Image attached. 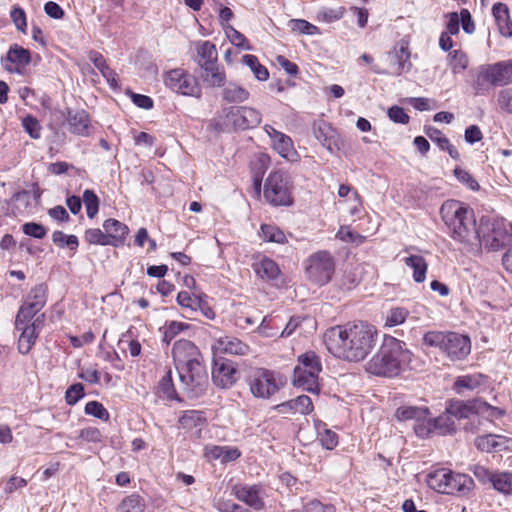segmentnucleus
<instances>
[{
    "label": "nucleus",
    "instance_id": "f257e3e1",
    "mask_svg": "<svg viewBox=\"0 0 512 512\" xmlns=\"http://www.w3.org/2000/svg\"><path fill=\"white\" fill-rule=\"evenodd\" d=\"M440 213L449 236L465 253L478 256L483 247L488 251H499L512 245V234L503 219L483 217L477 227L473 210L457 200L445 201Z\"/></svg>",
    "mask_w": 512,
    "mask_h": 512
},
{
    "label": "nucleus",
    "instance_id": "f03ea898",
    "mask_svg": "<svg viewBox=\"0 0 512 512\" xmlns=\"http://www.w3.org/2000/svg\"><path fill=\"white\" fill-rule=\"evenodd\" d=\"M377 331L366 323H348L331 328L325 334L328 350L336 357L359 362L366 358L376 344Z\"/></svg>",
    "mask_w": 512,
    "mask_h": 512
},
{
    "label": "nucleus",
    "instance_id": "7ed1b4c3",
    "mask_svg": "<svg viewBox=\"0 0 512 512\" xmlns=\"http://www.w3.org/2000/svg\"><path fill=\"white\" fill-rule=\"evenodd\" d=\"M413 353L404 341L384 335L376 354L366 363V371L372 375L392 378L405 371L412 361Z\"/></svg>",
    "mask_w": 512,
    "mask_h": 512
},
{
    "label": "nucleus",
    "instance_id": "20e7f679",
    "mask_svg": "<svg viewBox=\"0 0 512 512\" xmlns=\"http://www.w3.org/2000/svg\"><path fill=\"white\" fill-rule=\"evenodd\" d=\"M423 343L440 349L451 361L464 360L471 352L469 336L457 332L428 331L423 336Z\"/></svg>",
    "mask_w": 512,
    "mask_h": 512
},
{
    "label": "nucleus",
    "instance_id": "39448f33",
    "mask_svg": "<svg viewBox=\"0 0 512 512\" xmlns=\"http://www.w3.org/2000/svg\"><path fill=\"white\" fill-rule=\"evenodd\" d=\"M427 485L434 491L450 495H467L474 487L473 479L447 468H439L428 473Z\"/></svg>",
    "mask_w": 512,
    "mask_h": 512
},
{
    "label": "nucleus",
    "instance_id": "423d86ee",
    "mask_svg": "<svg viewBox=\"0 0 512 512\" xmlns=\"http://www.w3.org/2000/svg\"><path fill=\"white\" fill-rule=\"evenodd\" d=\"M322 371L321 358L314 351H307L298 357V364L294 368L292 383L312 394H319V374Z\"/></svg>",
    "mask_w": 512,
    "mask_h": 512
},
{
    "label": "nucleus",
    "instance_id": "0eeeda50",
    "mask_svg": "<svg viewBox=\"0 0 512 512\" xmlns=\"http://www.w3.org/2000/svg\"><path fill=\"white\" fill-rule=\"evenodd\" d=\"M512 83V60L499 61L479 68L474 89L477 95L487 91V85L506 86Z\"/></svg>",
    "mask_w": 512,
    "mask_h": 512
},
{
    "label": "nucleus",
    "instance_id": "6e6552de",
    "mask_svg": "<svg viewBox=\"0 0 512 512\" xmlns=\"http://www.w3.org/2000/svg\"><path fill=\"white\" fill-rule=\"evenodd\" d=\"M176 370L188 397L198 398L205 394L209 385V378L203 359L180 366Z\"/></svg>",
    "mask_w": 512,
    "mask_h": 512
},
{
    "label": "nucleus",
    "instance_id": "1a4fd4ad",
    "mask_svg": "<svg viewBox=\"0 0 512 512\" xmlns=\"http://www.w3.org/2000/svg\"><path fill=\"white\" fill-rule=\"evenodd\" d=\"M264 198L273 206H289L293 203L288 181L281 171L271 172L265 180Z\"/></svg>",
    "mask_w": 512,
    "mask_h": 512
},
{
    "label": "nucleus",
    "instance_id": "9d476101",
    "mask_svg": "<svg viewBox=\"0 0 512 512\" xmlns=\"http://www.w3.org/2000/svg\"><path fill=\"white\" fill-rule=\"evenodd\" d=\"M306 274L318 286L327 284L335 271L334 259L328 251H318L308 258Z\"/></svg>",
    "mask_w": 512,
    "mask_h": 512
},
{
    "label": "nucleus",
    "instance_id": "9b49d317",
    "mask_svg": "<svg viewBox=\"0 0 512 512\" xmlns=\"http://www.w3.org/2000/svg\"><path fill=\"white\" fill-rule=\"evenodd\" d=\"M163 81L165 86L175 93L197 98L201 96V88L196 78L182 68L165 72Z\"/></svg>",
    "mask_w": 512,
    "mask_h": 512
},
{
    "label": "nucleus",
    "instance_id": "f8f14e48",
    "mask_svg": "<svg viewBox=\"0 0 512 512\" xmlns=\"http://www.w3.org/2000/svg\"><path fill=\"white\" fill-rule=\"evenodd\" d=\"M249 386L255 397L264 399L269 398L279 389L275 373L263 368L257 369L251 374Z\"/></svg>",
    "mask_w": 512,
    "mask_h": 512
},
{
    "label": "nucleus",
    "instance_id": "ddd939ff",
    "mask_svg": "<svg viewBox=\"0 0 512 512\" xmlns=\"http://www.w3.org/2000/svg\"><path fill=\"white\" fill-rule=\"evenodd\" d=\"M239 376L240 373L235 362L223 357L214 359L212 381L217 387L228 389L237 382Z\"/></svg>",
    "mask_w": 512,
    "mask_h": 512
},
{
    "label": "nucleus",
    "instance_id": "4468645a",
    "mask_svg": "<svg viewBox=\"0 0 512 512\" xmlns=\"http://www.w3.org/2000/svg\"><path fill=\"white\" fill-rule=\"evenodd\" d=\"M226 117L232 122L235 129L247 130L258 126L262 117L258 110L247 106H231L225 108Z\"/></svg>",
    "mask_w": 512,
    "mask_h": 512
},
{
    "label": "nucleus",
    "instance_id": "2eb2a0df",
    "mask_svg": "<svg viewBox=\"0 0 512 512\" xmlns=\"http://www.w3.org/2000/svg\"><path fill=\"white\" fill-rule=\"evenodd\" d=\"M172 356L175 368L203 359L198 347L186 339H179L174 343Z\"/></svg>",
    "mask_w": 512,
    "mask_h": 512
},
{
    "label": "nucleus",
    "instance_id": "dca6fc26",
    "mask_svg": "<svg viewBox=\"0 0 512 512\" xmlns=\"http://www.w3.org/2000/svg\"><path fill=\"white\" fill-rule=\"evenodd\" d=\"M486 402L480 399L459 400L451 399L446 403V411L454 417V419H467L471 415L478 414L482 410V406Z\"/></svg>",
    "mask_w": 512,
    "mask_h": 512
},
{
    "label": "nucleus",
    "instance_id": "f3484780",
    "mask_svg": "<svg viewBox=\"0 0 512 512\" xmlns=\"http://www.w3.org/2000/svg\"><path fill=\"white\" fill-rule=\"evenodd\" d=\"M232 491L239 501L244 502L256 511L262 510L265 506L262 497L263 489L260 484L235 485Z\"/></svg>",
    "mask_w": 512,
    "mask_h": 512
},
{
    "label": "nucleus",
    "instance_id": "a211bd4d",
    "mask_svg": "<svg viewBox=\"0 0 512 512\" xmlns=\"http://www.w3.org/2000/svg\"><path fill=\"white\" fill-rule=\"evenodd\" d=\"M67 122L68 130L72 134H76L82 137H87L90 135L92 129L91 119L85 110L68 109Z\"/></svg>",
    "mask_w": 512,
    "mask_h": 512
},
{
    "label": "nucleus",
    "instance_id": "6ab92c4d",
    "mask_svg": "<svg viewBox=\"0 0 512 512\" xmlns=\"http://www.w3.org/2000/svg\"><path fill=\"white\" fill-rule=\"evenodd\" d=\"M389 59L392 75L399 76L408 73L412 68L407 44L401 43L398 48L396 47L389 53Z\"/></svg>",
    "mask_w": 512,
    "mask_h": 512
},
{
    "label": "nucleus",
    "instance_id": "aec40b11",
    "mask_svg": "<svg viewBox=\"0 0 512 512\" xmlns=\"http://www.w3.org/2000/svg\"><path fill=\"white\" fill-rule=\"evenodd\" d=\"M204 455L209 460H220L222 464L236 461L242 455L234 446L206 445Z\"/></svg>",
    "mask_w": 512,
    "mask_h": 512
},
{
    "label": "nucleus",
    "instance_id": "412c9836",
    "mask_svg": "<svg viewBox=\"0 0 512 512\" xmlns=\"http://www.w3.org/2000/svg\"><path fill=\"white\" fill-rule=\"evenodd\" d=\"M265 131L272 140L274 150L283 158H288L290 154L294 152L292 139L276 130L270 125L265 126Z\"/></svg>",
    "mask_w": 512,
    "mask_h": 512
},
{
    "label": "nucleus",
    "instance_id": "4be33fe9",
    "mask_svg": "<svg viewBox=\"0 0 512 512\" xmlns=\"http://www.w3.org/2000/svg\"><path fill=\"white\" fill-rule=\"evenodd\" d=\"M103 228L108 235L111 246L120 247L124 244L129 228L119 220L110 218L103 222Z\"/></svg>",
    "mask_w": 512,
    "mask_h": 512
},
{
    "label": "nucleus",
    "instance_id": "5701e85b",
    "mask_svg": "<svg viewBox=\"0 0 512 512\" xmlns=\"http://www.w3.org/2000/svg\"><path fill=\"white\" fill-rule=\"evenodd\" d=\"M492 15L498 27L499 33L506 38L512 37V20L509 7L501 2L492 6Z\"/></svg>",
    "mask_w": 512,
    "mask_h": 512
},
{
    "label": "nucleus",
    "instance_id": "b1692460",
    "mask_svg": "<svg viewBox=\"0 0 512 512\" xmlns=\"http://www.w3.org/2000/svg\"><path fill=\"white\" fill-rule=\"evenodd\" d=\"M180 426L185 429L192 431L196 429V434L200 437L202 428L207 423V418L205 413L200 410H185L182 415L179 417Z\"/></svg>",
    "mask_w": 512,
    "mask_h": 512
},
{
    "label": "nucleus",
    "instance_id": "393cba45",
    "mask_svg": "<svg viewBox=\"0 0 512 512\" xmlns=\"http://www.w3.org/2000/svg\"><path fill=\"white\" fill-rule=\"evenodd\" d=\"M89 59L94 64V66L100 71L101 75L106 79L110 88H119L117 73L107 65L106 59L100 52L91 51L89 53Z\"/></svg>",
    "mask_w": 512,
    "mask_h": 512
},
{
    "label": "nucleus",
    "instance_id": "a878e982",
    "mask_svg": "<svg viewBox=\"0 0 512 512\" xmlns=\"http://www.w3.org/2000/svg\"><path fill=\"white\" fill-rule=\"evenodd\" d=\"M314 136L331 153L338 150L336 131L331 125L321 122L314 126Z\"/></svg>",
    "mask_w": 512,
    "mask_h": 512
},
{
    "label": "nucleus",
    "instance_id": "bb28decb",
    "mask_svg": "<svg viewBox=\"0 0 512 512\" xmlns=\"http://www.w3.org/2000/svg\"><path fill=\"white\" fill-rule=\"evenodd\" d=\"M201 78L209 87H222L226 82V74L223 67L217 63L200 67Z\"/></svg>",
    "mask_w": 512,
    "mask_h": 512
},
{
    "label": "nucleus",
    "instance_id": "cd10ccee",
    "mask_svg": "<svg viewBox=\"0 0 512 512\" xmlns=\"http://www.w3.org/2000/svg\"><path fill=\"white\" fill-rule=\"evenodd\" d=\"M485 376L481 373L467 374L458 376L453 384V390L456 394H463L464 391H473L484 383Z\"/></svg>",
    "mask_w": 512,
    "mask_h": 512
},
{
    "label": "nucleus",
    "instance_id": "c85d7f7f",
    "mask_svg": "<svg viewBox=\"0 0 512 512\" xmlns=\"http://www.w3.org/2000/svg\"><path fill=\"white\" fill-rule=\"evenodd\" d=\"M222 99L227 103L239 104L249 99V91L237 84L236 82H229L224 84L222 92Z\"/></svg>",
    "mask_w": 512,
    "mask_h": 512
},
{
    "label": "nucleus",
    "instance_id": "c756f323",
    "mask_svg": "<svg viewBox=\"0 0 512 512\" xmlns=\"http://www.w3.org/2000/svg\"><path fill=\"white\" fill-rule=\"evenodd\" d=\"M279 411H291L300 414H309L313 411L312 400L307 395H300L294 399L283 402L278 405Z\"/></svg>",
    "mask_w": 512,
    "mask_h": 512
},
{
    "label": "nucleus",
    "instance_id": "7c9ffc66",
    "mask_svg": "<svg viewBox=\"0 0 512 512\" xmlns=\"http://www.w3.org/2000/svg\"><path fill=\"white\" fill-rule=\"evenodd\" d=\"M253 269L257 276H259L261 279L268 281L277 279V277L280 274L278 264L268 257H263L262 259L254 263Z\"/></svg>",
    "mask_w": 512,
    "mask_h": 512
},
{
    "label": "nucleus",
    "instance_id": "2f4dec72",
    "mask_svg": "<svg viewBox=\"0 0 512 512\" xmlns=\"http://www.w3.org/2000/svg\"><path fill=\"white\" fill-rule=\"evenodd\" d=\"M217 348L232 355H246L249 351V346L246 343L232 336L220 337L217 340Z\"/></svg>",
    "mask_w": 512,
    "mask_h": 512
},
{
    "label": "nucleus",
    "instance_id": "473e14b6",
    "mask_svg": "<svg viewBox=\"0 0 512 512\" xmlns=\"http://www.w3.org/2000/svg\"><path fill=\"white\" fill-rule=\"evenodd\" d=\"M157 394L159 395V397L164 398L168 401H182L175 389L171 369H167L165 374L160 379L157 386Z\"/></svg>",
    "mask_w": 512,
    "mask_h": 512
},
{
    "label": "nucleus",
    "instance_id": "72a5a7b5",
    "mask_svg": "<svg viewBox=\"0 0 512 512\" xmlns=\"http://www.w3.org/2000/svg\"><path fill=\"white\" fill-rule=\"evenodd\" d=\"M404 263L413 270L412 277L416 283H423L425 281L428 264L423 256L410 255L404 258Z\"/></svg>",
    "mask_w": 512,
    "mask_h": 512
},
{
    "label": "nucleus",
    "instance_id": "f704fd0d",
    "mask_svg": "<svg viewBox=\"0 0 512 512\" xmlns=\"http://www.w3.org/2000/svg\"><path fill=\"white\" fill-rule=\"evenodd\" d=\"M31 60L32 58L30 50L16 43L9 47L6 57L2 58V62L8 61L22 67L29 65Z\"/></svg>",
    "mask_w": 512,
    "mask_h": 512
},
{
    "label": "nucleus",
    "instance_id": "c9c22d12",
    "mask_svg": "<svg viewBox=\"0 0 512 512\" xmlns=\"http://www.w3.org/2000/svg\"><path fill=\"white\" fill-rule=\"evenodd\" d=\"M197 63L200 67L217 63L216 46L210 41H200L196 47Z\"/></svg>",
    "mask_w": 512,
    "mask_h": 512
},
{
    "label": "nucleus",
    "instance_id": "e433bc0d",
    "mask_svg": "<svg viewBox=\"0 0 512 512\" xmlns=\"http://www.w3.org/2000/svg\"><path fill=\"white\" fill-rule=\"evenodd\" d=\"M19 331H21V334L18 339V352L22 355H27L35 345L39 332L27 325L21 326Z\"/></svg>",
    "mask_w": 512,
    "mask_h": 512
},
{
    "label": "nucleus",
    "instance_id": "4c0bfd02",
    "mask_svg": "<svg viewBox=\"0 0 512 512\" xmlns=\"http://www.w3.org/2000/svg\"><path fill=\"white\" fill-rule=\"evenodd\" d=\"M429 414L430 412L427 407L417 406H401L395 413L396 418L400 421L415 420L416 422L425 420Z\"/></svg>",
    "mask_w": 512,
    "mask_h": 512
},
{
    "label": "nucleus",
    "instance_id": "58836bf2",
    "mask_svg": "<svg viewBox=\"0 0 512 512\" xmlns=\"http://www.w3.org/2000/svg\"><path fill=\"white\" fill-rule=\"evenodd\" d=\"M191 325L185 322L179 321H166L163 327L160 328V332H162V342L167 346L174 340L176 336L189 330Z\"/></svg>",
    "mask_w": 512,
    "mask_h": 512
},
{
    "label": "nucleus",
    "instance_id": "ea45409f",
    "mask_svg": "<svg viewBox=\"0 0 512 512\" xmlns=\"http://www.w3.org/2000/svg\"><path fill=\"white\" fill-rule=\"evenodd\" d=\"M315 429L317 431V439L325 449L332 450L338 445V435L328 429L326 423L317 420L315 422Z\"/></svg>",
    "mask_w": 512,
    "mask_h": 512
},
{
    "label": "nucleus",
    "instance_id": "a19ab883",
    "mask_svg": "<svg viewBox=\"0 0 512 512\" xmlns=\"http://www.w3.org/2000/svg\"><path fill=\"white\" fill-rule=\"evenodd\" d=\"M242 62L248 66L254 74V77L259 81H266L269 78L268 69L259 62L257 56L253 54H245L242 57Z\"/></svg>",
    "mask_w": 512,
    "mask_h": 512
},
{
    "label": "nucleus",
    "instance_id": "79ce46f5",
    "mask_svg": "<svg viewBox=\"0 0 512 512\" xmlns=\"http://www.w3.org/2000/svg\"><path fill=\"white\" fill-rule=\"evenodd\" d=\"M447 61L453 74L462 73L467 69L469 64L466 53L458 49L449 52Z\"/></svg>",
    "mask_w": 512,
    "mask_h": 512
},
{
    "label": "nucleus",
    "instance_id": "37998d69",
    "mask_svg": "<svg viewBox=\"0 0 512 512\" xmlns=\"http://www.w3.org/2000/svg\"><path fill=\"white\" fill-rule=\"evenodd\" d=\"M259 234L266 242L284 244L287 241L284 232L279 227L272 224H262Z\"/></svg>",
    "mask_w": 512,
    "mask_h": 512
},
{
    "label": "nucleus",
    "instance_id": "c03bdc74",
    "mask_svg": "<svg viewBox=\"0 0 512 512\" xmlns=\"http://www.w3.org/2000/svg\"><path fill=\"white\" fill-rule=\"evenodd\" d=\"M432 425L435 430L439 431L442 435L453 434L456 432L454 417L447 413L446 410L438 417L432 419Z\"/></svg>",
    "mask_w": 512,
    "mask_h": 512
},
{
    "label": "nucleus",
    "instance_id": "a18cd8bd",
    "mask_svg": "<svg viewBox=\"0 0 512 512\" xmlns=\"http://www.w3.org/2000/svg\"><path fill=\"white\" fill-rule=\"evenodd\" d=\"M145 500L139 494L133 493L125 497L117 508V512H143Z\"/></svg>",
    "mask_w": 512,
    "mask_h": 512
},
{
    "label": "nucleus",
    "instance_id": "49530a36",
    "mask_svg": "<svg viewBox=\"0 0 512 512\" xmlns=\"http://www.w3.org/2000/svg\"><path fill=\"white\" fill-rule=\"evenodd\" d=\"M47 286L46 284H39L33 287L28 295L27 303L31 305V307L38 309L41 311L46 304L47 301Z\"/></svg>",
    "mask_w": 512,
    "mask_h": 512
},
{
    "label": "nucleus",
    "instance_id": "de8ad7c7",
    "mask_svg": "<svg viewBox=\"0 0 512 512\" xmlns=\"http://www.w3.org/2000/svg\"><path fill=\"white\" fill-rule=\"evenodd\" d=\"M491 484L493 488L500 493L509 494L512 491V473L511 472H499L494 473Z\"/></svg>",
    "mask_w": 512,
    "mask_h": 512
},
{
    "label": "nucleus",
    "instance_id": "09e8293b",
    "mask_svg": "<svg viewBox=\"0 0 512 512\" xmlns=\"http://www.w3.org/2000/svg\"><path fill=\"white\" fill-rule=\"evenodd\" d=\"M409 316V311L404 307H393L385 316V327H395L403 324Z\"/></svg>",
    "mask_w": 512,
    "mask_h": 512
},
{
    "label": "nucleus",
    "instance_id": "8fccbe9b",
    "mask_svg": "<svg viewBox=\"0 0 512 512\" xmlns=\"http://www.w3.org/2000/svg\"><path fill=\"white\" fill-rule=\"evenodd\" d=\"M38 312H40L38 309L31 307L30 304L25 302L17 312L15 318V329L20 330L21 326L29 324Z\"/></svg>",
    "mask_w": 512,
    "mask_h": 512
},
{
    "label": "nucleus",
    "instance_id": "3c124183",
    "mask_svg": "<svg viewBox=\"0 0 512 512\" xmlns=\"http://www.w3.org/2000/svg\"><path fill=\"white\" fill-rule=\"evenodd\" d=\"M52 241L58 247H67L72 251H76L79 246V240L76 235H66L64 232L59 230L53 232Z\"/></svg>",
    "mask_w": 512,
    "mask_h": 512
},
{
    "label": "nucleus",
    "instance_id": "603ef678",
    "mask_svg": "<svg viewBox=\"0 0 512 512\" xmlns=\"http://www.w3.org/2000/svg\"><path fill=\"white\" fill-rule=\"evenodd\" d=\"M81 200L85 205L88 218H94L99 211L100 204L97 194L91 189H86L83 192Z\"/></svg>",
    "mask_w": 512,
    "mask_h": 512
},
{
    "label": "nucleus",
    "instance_id": "864d4df0",
    "mask_svg": "<svg viewBox=\"0 0 512 512\" xmlns=\"http://www.w3.org/2000/svg\"><path fill=\"white\" fill-rule=\"evenodd\" d=\"M289 26L292 31L298 32L303 35L321 34L319 27L304 19H292L289 21Z\"/></svg>",
    "mask_w": 512,
    "mask_h": 512
},
{
    "label": "nucleus",
    "instance_id": "5fc2aeb1",
    "mask_svg": "<svg viewBox=\"0 0 512 512\" xmlns=\"http://www.w3.org/2000/svg\"><path fill=\"white\" fill-rule=\"evenodd\" d=\"M84 238L89 244L111 246V242L109 241L110 238H108L106 232H103L99 228L87 229L85 231Z\"/></svg>",
    "mask_w": 512,
    "mask_h": 512
},
{
    "label": "nucleus",
    "instance_id": "6e6d98bb",
    "mask_svg": "<svg viewBox=\"0 0 512 512\" xmlns=\"http://www.w3.org/2000/svg\"><path fill=\"white\" fill-rule=\"evenodd\" d=\"M497 438L499 437L492 434L478 436L475 439V446L477 447V449L483 452L500 450L501 444L497 441Z\"/></svg>",
    "mask_w": 512,
    "mask_h": 512
},
{
    "label": "nucleus",
    "instance_id": "4d7b16f0",
    "mask_svg": "<svg viewBox=\"0 0 512 512\" xmlns=\"http://www.w3.org/2000/svg\"><path fill=\"white\" fill-rule=\"evenodd\" d=\"M84 411L87 415L94 416L103 421H108L110 418L108 410L98 401H89L85 405Z\"/></svg>",
    "mask_w": 512,
    "mask_h": 512
},
{
    "label": "nucleus",
    "instance_id": "13d9d810",
    "mask_svg": "<svg viewBox=\"0 0 512 512\" xmlns=\"http://www.w3.org/2000/svg\"><path fill=\"white\" fill-rule=\"evenodd\" d=\"M200 296L191 295L187 291H180L177 295L176 301L184 309L190 311H197V305L200 303Z\"/></svg>",
    "mask_w": 512,
    "mask_h": 512
},
{
    "label": "nucleus",
    "instance_id": "bf43d9fd",
    "mask_svg": "<svg viewBox=\"0 0 512 512\" xmlns=\"http://www.w3.org/2000/svg\"><path fill=\"white\" fill-rule=\"evenodd\" d=\"M22 127L31 138L39 139L41 137V125L34 116H25L22 119Z\"/></svg>",
    "mask_w": 512,
    "mask_h": 512
},
{
    "label": "nucleus",
    "instance_id": "052dcab7",
    "mask_svg": "<svg viewBox=\"0 0 512 512\" xmlns=\"http://www.w3.org/2000/svg\"><path fill=\"white\" fill-rule=\"evenodd\" d=\"M22 232L35 239H43L47 234V229L44 225L37 222H26L21 226Z\"/></svg>",
    "mask_w": 512,
    "mask_h": 512
},
{
    "label": "nucleus",
    "instance_id": "680f3d73",
    "mask_svg": "<svg viewBox=\"0 0 512 512\" xmlns=\"http://www.w3.org/2000/svg\"><path fill=\"white\" fill-rule=\"evenodd\" d=\"M85 396L84 386L81 383L70 385L65 392V401L68 405H75Z\"/></svg>",
    "mask_w": 512,
    "mask_h": 512
},
{
    "label": "nucleus",
    "instance_id": "e2e57ef3",
    "mask_svg": "<svg viewBox=\"0 0 512 512\" xmlns=\"http://www.w3.org/2000/svg\"><path fill=\"white\" fill-rule=\"evenodd\" d=\"M424 131L431 141L437 144L439 149L444 150V147L448 145L449 139L438 128L425 126Z\"/></svg>",
    "mask_w": 512,
    "mask_h": 512
},
{
    "label": "nucleus",
    "instance_id": "0e129e2a",
    "mask_svg": "<svg viewBox=\"0 0 512 512\" xmlns=\"http://www.w3.org/2000/svg\"><path fill=\"white\" fill-rule=\"evenodd\" d=\"M454 175L459 182L465 184L471 190H479L480 186L478 182L473 178V176L468 171L457 167L454 169Z\"/></svg>",
    "mask_w": 512,
    "mask_h": 512
},
{
    "label": "nucleus",
    "instance_id": "69168bd1",
    "mask_svg": "<svg viewBox=\"0 0 512 512\" xmlns=\"http://www.w3.org/2000/svg\"><path fill=\"white\" fill-rule=\"evenodd\" d=\"M10 17L12 22L15 24L16 28L19 31L25 33L27 27V19L24 9H22L19 6L13 7V9L10 12Z\"/></svg>",
    "mask_w": 512,
    "mask_h": 512
},
{
    "label": "nucleus",
    "instance_id": "338daca9",
    "mask_svg": "<svg viewBox=\"0 0 512 512\" xmlns=\"http://www.w3.org/2000/svg\"><path fill=\"white\" fill-rule=\"evenodd\" d=\"M497 102L499 107L509 113L512 114V90L511 89H503L500 90L497 97Z\"/></svg>",
    "mask_w": 512,
    "mask_h": 512
},
{
    "label": "nucleus",
    "instance_id": "774afa93",
    "mask_svg": "<svg viewBox=\"0 0 512 512\" xmlns=\"http://www.w3.org/2000/svg\"><path fill=\"white\" fill-rule=\"evenodd\" d=\"M303 512H335V507L314 499L304 505Z\"/></svg>",
    "mask_w": 512,
    "mask_h": 512
}]
</instances>
